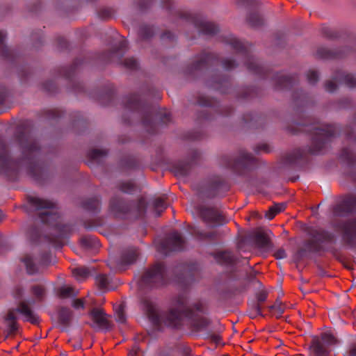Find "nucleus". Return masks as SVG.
Returning <instances> with one entry per match:
<instances>
[{"label": "nucleus", "instance_id": "obj_1", "mask_svg": "<svg viewBox=\"0 0 356 356\" xmlns=\"http://www.w3.org/2000/svg\"><path fill=\"white\" fill-rule=\"evenodd\" d=\"M202 308V305L200 302L196 303L193 309L189 307L187 305L186 296L181 295L174 301L168 313L161 315L152 305L149 307L147 312L149 318L156 326L161 325L163 322L169 326L176 327L185 321H188L191 326L198 331L205 328L209 324V321L207 318L197 313L201 312Z\"/></svg>", "mask_w": 356, "mask_h": 356}, {"label": "nucleus", "instance_id": "obj_2", "mask_svg": "<svg viewBox=\"0 0 356 356\" xmlns=\"http://www.w3.org/2000/svg\"><path fill=\"white\" fill-rule=\"evenodd\" d=\"M29 202L35 207L41 222L53 227L54 234L49 236V241L56 247L65 245L73 229L70 225L62 222L56 204L37 197H29Z\"/></svg>", "mask_w": 356, "mask_h": 356}, {"label": "nucleus", "instance_id": "obj_3", "mask_svg": "<svg viewBox=\"0 0 356 356\" xmlns=\"http://www.w3.org/2000/svg\"><path fill=\"white\" fill-rule=\"evenodd\" d=\"M166 283L167 276L164 264L158 262L144 272L138 284L141 288H154Z\"/></svg>", "mask_w": 356, "mask_h": 356}, {"label": "nucleus", "instance_id": "obj_4", "mask_svg": "<svg viewBox=\"0 0 356 356\" xmlns=\"http://www.w3.org/2000/svg\"><path fill=\"white\" fill-rule=\"evenodd\" d=\"M335 128L332 125L324 124L315 127L312 134V147L309 149L311 153L320 152L329 139L334 136Z\"/></svg>", "mask_w": 356, "mask_h": 356}, {"label": "nucleus", "instance_id": "obj_5", "mask_svg": "<svg viewBox=\"0 0 356 356\" xmlns=\"http://www.w3.org/2000/svg\"><path fill=\"white\" fill-rule=\"evenodd\" d=\"M184 243L181 235L178 232L173 231L165 239L157 243L156 246L159 251L166 254L170 251L181 250Z\"/></svg>", "mask_w": 356, "mask_h": 356}, {"label": "nucleus", "instance_id": "obj_6", "mask_svg": "<svg viewBox=\"0 0 356 356\" xmlns=\"http://www.w3.org/2000/svg\"><path fill=\"white\" fill-rule=\"evenodd\" d=\"M312 237L307 242V248L312 251H318L321 248V244L330 241L332 236L322 229L314 230L311 233Z\"/></svg>", "mask_w": 356, "mask_h": 356}, {"label": "nucleus", "instance_id": "obj_7", "mask_svg": "<svg viewBox=\"0 0 356 356\" xmlns=\"http://www.w3.org/2000/svg\"><path fill=\"white\" fill-rule=\"evenodd\" d=\"M339 229L345 243L350 245L356 243V220L343 223L340 225Z\"/></svg>", "mask_w": 356, "mask_h": 356}, {"label": "nucleus", "instance_id": "obj_8", "mask_svg": "<svg viewBox=\"0 0 356 356\" xmlns=\"http://www.w3.org/2000/svg\"><path fill=\"white\" fill-rule=\"evenodd\" d=\"M138 255L139 251L137 248H131L124 251L121 257L118 270H124L127 266L132 264L136 261Z\"/></svg>", "mask_w": 356, "mask_h": 356}, {"label": "nucleus", "instance_id": "obj_9", "mask_svg": "<svg viewBox=\"0 0 356 356\" xmlns=\"http://www.w3.org/2000/svg\"><path fill=\"white\" fill-rule=\"evenodd\" d=\"M17 310L23 316L24 321H29L32 324L38 323V317L26 302H21Z\"/></svg>", "mask_w": 356, "mask_h": 356}, {"label": "nucleus", "instance_id": "obj_10", "mask_svg": "<svg viewBox=\"0 0 356 356\" xmlns=\"http://www.w3.org/2000/svg\"><path fill=\"white\" fill-rule=\"evenodd\" d=\"M90 316L94 323H95L99 327L108 329L109 327V322L100 309H93L90 312Z\"/></svg>", "mask_w": 356, "mask_h": 356}, {"label": "nucleus", "instance_id": "obj_11", "mask_svg": "<svg viewBox=\"0 0 356 356\" xmlns=\"http://www.w3.org/2000/svg\"><path fill=\"white\" fill-rule=\"evenodd\" d=\"M201 216L207 222L215 223H221L222 222V216L211 208L202 209L201 211Z\"/></svg>", "mask_w": 356, "mask_h": 356}, {"label": "nucleus", "instance_id": "obj_12", "mask_svg": "<svg viewBox=\"0 0 356 356\" xmlns=\"http://www.w3.org/2000/svg\"><path fill=\"white\" fill-rule=\"evenodd\" d=\"M254 158L250 154L242 152L239 158L234 161L229 162L227 166L234 170H238L240 165H245L253 162Z\"/></svg>", "mask_w": 356, "mask_h": 356}, {"label": "nucleus", "instance_id": "obj_13", "mask_svg": "<svg viewBox=\"0 0 356 356\" xmlns=\"http://www.w3.org/2000/svg\"><path fill=\"white\" fill-rule=\"evenodd\" d=\"M356 206V197L354 195H348L343 200L342 204L337 205L335 208V212H352Z\"/></svg>", "mask_w": 356, "mask_h": 356}, {"label": "nucleus", "instance_id": "obj_14", "mask_svg": "<svg viewBox=\"0 0 356 356\" xmlns=\"http://www.w3.org/2000/svg\"><path fill=\"white\" fill-rule=\"evenodd\" d=\"M111 211L116 216H120L121 213L129 211V206L121 199L113 198L110 203Z\"/></svg>", "mask_w": 356, "mask_h": 356}, {"label": "nucleus", "instance_id": "obj_15", "mask_svg": "<svg viewBox=\"0 0 356 356\" xmlns=\"http://www.w3.org/2000/svg\"><path fill=\"white\" fill-rule=\"evenodd\" d=\"M19 140L25 154H31L38 149L36 141L29 136H24L23 138H19Z\"/></svg>", "mask_w": 356, "mask_h": 356}, {"label": "nucleus", "instance_id": "obj_16", "mask_svg": "<svg viewBox=\"0 0 356 356\" xmlns=\"http://www.w3.org/2000/svg\"><path fill=\"white\" fill-rule=\"evenodd\" d=\"M311 349L316 356H328V347L324 344L319 339L313 340Z\"/></svg>", "mask_w": 356, "mask_h": 356}, {"label": "nucleus", "instance_id": "obj_17", "mask_svg": "<svg viewBox=\"0 0 356 356\" xmlns=\"http://www.w3.org/2000/svg\"><path fill=\"white\" fill-rule=\"evenodd\" d=\"M197 26L200 31L207 35L214 34L218 31L216 25L209 22H200L197 24Z\"/></svg>", "mask_w": 356, "mask_h": 356}, {"label": "nucleus", "instance_id": "obj_18", "mask_svg": "<svg viewBox=\"0 0 356 356\" xmlns=\"http://www.w3.org/2000/svg\"><path fill=\"white\" fill-rule=\"evenodd\" d=\"M217 259L219 262L225 264H232L235 261V257L229 251L219 252L217 254Z\"/></svg>", "mask_w": 356, "mask_h": 356}, {"label": "nucleus", "instance_id": "obj_19", "mask_svg": "<svg viewBox=\"0 0 356 356\" xmlns=\"http://www.w3.org/2000/svg\"><path fill=\"white\" fill-rule=\"evenodd\" d=\"M11 333H14L18 329L17 316L14 310H10L6 318Z\"/></svg>", "mask_w": 356, "mask_h": 356}, {"label": "nucleus", "instance_id": "obj_20", "mask_svg": "<svg viewBox=\"0 0 356 356\" xmlns=\"http://www.w3.org/2000/svg\"><path fill=\"white\" fill-rule=\"evenodd\" d=\"M255 241L259 247L266 248L268 245L270 241L265 232L259 231L255 234Z\"/></svg>", "mask_w": 356, "mask_h": 356}, {"label": "nucleus", "instance_id": "obj_21", "mask_svg": "<svg viewBox=\"0 0 356 356\" xmlns=\"http://www.w3.org/2000/svg\"><path fill=\"white\" fill-rule=\"evenodd\" d=\"M72 274L76 280H83L89 275L90 271L86 267H79L72 270Z\"/></svg>", "mask_w": 356, "mask_h": 356}, {"label": "nucleus", "instance_id": "obj_22", "mask_svg": "<svg viewBox=\"0 0 356 356\" xmlns=\"http://www.w3.org/2000/svg\"><path fill=\"white\" fill-rule=\"evenodd\" d=\"M72 317V312L67 308H61L58 313L59 321L61 323L67 325Z\"/></svg>", "mask_w": 356, "mask_h": 356}, {"label": "nucleus", "instance_id": "obj_23", "mask_svg": "<svg viewBox=\"0 0 356 356\" xmlns=\"http://www.w3.org/2000/svg\"><path fill=\"white\" fill-rule=\"evenodd\" d=\"M114 310L116 315L117 321L124 323L126 321L124 314V305L122 303L114 305Z\"/></svg>", "mask_w": 356, "mask_h": 356}, {"label": "nucleus", "instance_id": "obj_24", "mask_svg": "<svg viewBox=\"0 0 356 356\" xmlns=\"http://www.w3.org/2000/svg\"><path fill=\"white\" fill-rule=\"evenodd\" d=\"M22 261L26 267V270L29 274H33L37 272L38 268L33 264L32 257L30 255L24 256Z\"/></svg>", "mask_w": 356, "mask_h": 356}, {"label": "nucleus", "instance_id": "obj_25", "mask_svg": "<svg viewBox=\"0 0 356 356\" xmlns=\"http://www.w3.org/2000/svg\"><path fill=\"white\" fill-rule=\"evenodd\" d=\"M154 207L155 211L157 213L158 216H159L161 213L163 212L167 208V204L165 198H156L154 202Z\"/></svg>", "mask_w": 356, "mask_h": 356}, {"label": "nucleus", "instance_id": "obj_26", "mask_svg": "<svg viewBox=\"0 0 356 356\" xmlns=\"http://www.w3.org/2000/svg\"><path fill=\"white\" fill-rule=\"evenodd\" d=\"M58 295L62 298H69L74 295V289L70 286H64L58 290Z\"/></svg>", "mask_w": 356, "mask_h": 356}, {"label": "nucleus", "instance_id": "obj_27", "mask_svg": "<svg viewBox=\"0 0 356 356\" xmlns=\"http://www.w3.org/2000/svg\"><path fill=\"white\" fill-rule=\"evenodd\" d=\"M96 284L100 289H106L108 288L109 281L106 275H99L96 277Z\"/></svg>", "mask_w": 356, "mask_h": 356}, {"label": "nucleus", "instance_id": "obj_28", "mask_svg": "<svg viewBox=\"0 0 356 356\" xmlns=\"http://www.w3.org/2000/svg\"><path fill=\"white\" fill-rule=\"evenodd\" d=\"M32 293L38 300H40L45 295V289L42 285H35L32 287Z\"/></svg>", "mask_w": 356, "mask_h": 356}, {"label": "nucleus", "instance_id": "obj_29", "mask_svg": "<svg viewBox=\"0 0 356 356\" xmlns=\"http://www.w3.org/2000/svg\"><path fill=\"white\" fill-rule=\"evenodd\" d=\"M248 22L252 26L257 27L262 24L263 20L259 14L252 13L248 17Z\"/></svg>", "mask_w": 356, "mask_h": 356}, {"label": "nucleus", "instance_id": "obj_30", "mask_svg": "<svg viewBox=\"0 0 356 356\" xmlns=\"http://www.w3.org/2000/svg\"><path fill=\"white\" fill-rule=\"evenodd\" d=\"M320 340L327 347H329L330 345L334 344L337 342L335 337L332 334L327 332L323 333Z\"/></svg>", "mask_w": 356, "mask_h": 356}, {"label": "nucleus", "instance_id": "obj_31", "mask_svg": "<svg viewBox=\"0 0 356 356\" xmlns=\"http://www.w3.org/2000/svg\"><path fill=\"white\" fill-rule=\"evenodd\" d=\"M99 207V201L97 198H92L84 203V208L90 211H96Z\"/></svg>", "mask_w": 356, "mask_h": 356}, {"label": "nucleus", "instance_id": "obj_32", "mask_svg": "<svg viewBox=\"0 0 356 356\" xmlns=\"http://www.w3.org/2000/svg\"><path fill=\"white\" fill-rule=\"evenodd\" d=\"M341 156L348 163H352L356 161V155L349 149H343Z\"/></svg>", "mask_w": 356, "mask_h": 356}, {"label": "nucleus", "instance_id": "obj_33", "mask_svg": "<svg viewBox=\"0 0 356 356\" xmlns=\"http://www.w3.org/2000/svg\"><path fill=\"white\" fill-rule=\"evenodd\" d=\"M106 150H102V149H91L89 152H88V156L90 159H91L92 160H96V159H99L100 157L104 156L106 154Z\"/></svg>", "mask_w": 356, "mask_h": 356}, {"label": "nucleus", "instance_id": "obj_34", "mask_svg": "<svg viewBox=\"0 0 356 356\" xmlns=\"http://www.w3.org/2000/svg\"><path fill=\"white\" fill-rule=\"evenodd\" d=\"M229 43L232 47L236 51H243L245 49V45L238 40L235 38H231L229 40Z\"/></svg>", "mask_w": 356, "mask_h": 356}, {"label": "nucleus", "instance_id": "obj_35", "mask_svg": "<svg viewBox=\"0 0 356 356\" xmlns=\"http://www.w3.org/2000/svg\"><path fill=\"white\" fill-rule=\"evenodd\" d=\"M343 81L344 83L349 88L356 87V79L350 74L344 75Z\"/></svg>", "mask_w": 356, "mask_h": 356}, {"label": "nucleus", "instance_id": "obj_36", "mask_svg": "<svg viewBox=\"0 0 356 356\" xmlns=\"http://www.w3.org/2000/svg\"><path fill=\"white\" fill-rule=\"evenodd\" d=\"M134 188H135V185L131 181L124 182L120 185V191L125 192V193L132 192L134 191Z\"/></svg>", "mask_w": 356, "mask_h": 356}, {"label": "nucleus", "instance_id": "obj_37", "mask_svg": "<svg viewBox=\"0 0 356 356\" xmlns=\"http://www.w3.org/2000/svg\"><path fill=\"white\" fill-rule=\"evenodd\" d=\"M267 298V293L264 291H261L257 294V299L258 301L257 309L258 312H261L260 304L263 303Z\"/></svg>", "mask_w": 356, "mask_h": 356}, {"label": "nucleus", "instance_id": "obj_38", "mask_svg": "<svg viewBox=\"0 0 356 356\" xmlns=\"http://www.w3.org/2000/svg\"><path fill=\"white\" fill-rule=\"evenodd\" d=\"M124 65L131 70H134L137 67V61L133 58H126L124 60Z\"/></svg>", "mask_w": 356, "mask_h": 356}, {"label": "nucleus", "instance_id": "obj_39", "mask_svg": "<svg viewBox=\"0 0 356 356\" xmlns=\"http://www.w3.org/2000/svg\"><path fill=\"white\" fill-rule=\"evenodd\" d=\"M318 75L317 72L314 70H310L307 73V80L311 84L315 83L318 81Z\"/></svg>", "mask_w": 356, "mask_h": 356}, {"label": "nucleus", "instance_id": "obj_40", "mask_svg": "<svg viewBox=\"0 0 356 356\" xmlns=\"http://www.w3.org/2000/svg\"><path fill=\"white\" fill-rule=\"evenodd\" d=\"M248 68L255 72V73H259L261 70V67L256 63V62L253 60H249L247 63Z\"/></svg>", "mask_w": 356, "mask_h": 356}, {"label": "nucleus", "instance_id": "obj_41", "mask_svg": "<svg viewBox=\"0 0 356 356\" xmlns=\"http://www.w3.org/2000/svg\"><path fill=\"white\" fill-rule=\"evenodd\" d=\"M140 34L143 38H147L152 35V28L149 26H145L140 29Z\"/></svg>", "mask_w": 356, "mask_h": 356}, {"label": "nucleus", "instance_id": "obj_42", "mask_svg": "<svg viewBox=\"0 0 356 356\" xmlns=\"http://www.w3.org/2000/svg\"><path fill=\"white\" fill-rule=\"evenodd\" d=\"M316 56L319 58H327L331 57V53L324 48H321L317 50Z\"/></svg>", "mask_w": 356, "mask_h": 356}, {"label": "nucleus", "instance_id": "obj_43", "mask_svg": "<svg viewBox=\"0 0 356 356\" xmlns=\"http://www.w3.org/2000/svg\"><path fill=\"white\" fill-rule=\"evenodd\" d=\"M281 211V209H279V210L275 211V207H270L268 210V211L266 213V217L269 219L272 220L276 214L280 213Z\"/></svg>", "mask_w": 356, "mask_h": 356}, {"label": "nucleus", "instance_id": "obj_44", "mask_svg": "<svg viewBox=\"0 0 356 356\" xmlns=\"http://www.w3.org/2000/svg\"><path fill=\"white\" fill-rule=\"evenodd\" d=\"M291 79L292 78L291 76H282L278 81V84L280 86H286L287 84L291 83Z\"/></svg>", "mask_w": 356, "mask_h": 356}, {"label": "nucleus", "instance_id": "obj_45", "mask_svg": "<svg viewBox=\"0 0 356 356\" xmlns=\"http://www.w3.org/2000/svg\"><path fill=\"white\" fill-rule=\"evenodd\" d=\"M325 89L329 92L334 91L337 88L336 81L334 80L328 81L325 83Z\"/></svg>", "mask_w": 356, "mask_h": 356}, {"label": "nucleus", "instance_id": "obj_46", "mask_svg": "<svg viewBox=\"0 0 356 356\" xmlns=\"http://www.w3.org/2000/svg\"><path fill=\"white\" fill-rule=\"evenodd\" d=\"M99 15L102 18H108L112 15V11L110 9H102Z\"/></svg>", "mask_w": 356, "mask_h": 356}, {"label": "nucleus", "instance_id": "obj_47", "mask_svg": "<svg viewBox=\"0 0 356 356\" xmlns=\"http://www.w3.org/2000/svg\"><path fill=\"white\" fill-rule=\"evenodd\" d=\"M138 103V97L134 96L130 99L129 102L128 103L127 107L131 109H134L136 108Z\"/></svg>", "mask_w": 356, "mask_h": 356}, {"label": "nucleus", "instance_id": "obj_48", "mask_svg": "<svg viewBox=\"0 0 356 356\" xmlns=\"http://www.w3.org/2000/svg\"><path fill=\"white\" fill-rule=\"evenodd\" d=\"M85 302L83 299H76L73 301V307L75 309H83Z\"/></svg>", "mask_w": 356, "mask_h": 356}, {"label": "nucleus", "instance_id": "obj_49", "mask_svg": "<svg viewBox=\"0 0 356 356\" xmlns=\"http://www.w3.org/2000/svg\"><path fill=\"white\" fill-rule=\"evenodd\" d=\"M276 259H283L286 257V253L284 249H279L275 252Z\"/></svg>", "mask_w": 356, "mask_h": 356}, {"label": "nucleus", "instance_id": "obj_50", "mask_svg": "<svg viewBox=\"0 0 356 356\" xmlns=\"http://www.w3.org/2000/svg\"><path fill=\"white\" fill-rule=\"evenodd\" d=\"M223 65L225 68L230 70L235 67V62L233 60H225L223 62Z\"/></svg>", "mask_w": 356, "mask_h": 356}, {"label": "nucleus", "instance_id": "obj_51", "mask_svg": "<svg viewBox=\"0 0 356 356\" xmlns=\"http://www.w3.org/2000/svg\"><path fill=\"white\" fill-rule=\"evenodd\" d=\"M211 339L212 341L217 344L220 343L222 341L221 337L218 334H212L211 336Z\"/></svg>", "mask_w": 356, "mask_h": 356}, {"label": "nucleus", "instance_id": "obj_52", "mask_svg": "<svg viewBox=\"0 0 356 356\" xmlns=\"http://www.w3.org/2000/svg\"><path fill=\"white\" fill-rule=\"evenodd\" d=\"M146 207V204L144 199L140 200L138 202V208L140 211H144Z\"/></svg>", "mask_w": 356, "mask_h": 356}, {"label": "nucleus", "instance_id": "obj_53", "mask_svg": "<svg viewBox=\"0 0 356 356\" xmlns=\"http://www.w3.org/2000/svg\"><path fill=\"white\" fill-rule=\"evenodd\" d=\"M349 354L350 356H356V343L350 346L349 349Z\"/></svg>", "mask_w": 356, "mask_h": 356}, {"label": "nucleus", "instance_id": "obj_54", "mask_svg": "<svg viewBox=\"0 0 356 356\" xmlns=\"http://www.w3.org/2000/svg\"><path fill=\"white\" fill-rule=\"evenodd\" d=\"M211 55L209 54H204L202 57L200 58V61L202 63H208L210 59Z\"/></svg>", "mask_w": 356, "mask_h": 356}, {"label": "nucleus", "instance_id": "obj_55", "mask_svg": "<svg viewBox=\"0 0 356 356\" xmlns=\"http://www.w3.org/2000/svg\"><path fill=\"white\" fill-rule=\"evenodd\" d=\"M258 150L264 151V152H268V147L266 144H262L258 146Z\"/></svg>", "mask_w": 356, "mask_h": 356}, {"label": "nucleus", "instance_id": "obj_56", "mask_svg": "<svg viewBox=\"0 0 356 356\" xmlns=\"http://www.w3.org/2000/svg\"><path fill=\"white\" fill-rule=\"evenodd\" d=\"M170 113L169 112H168V113L165 112V115H164V119H163V121H164L165 122H166L169 121V120H170Z\"/></svg>", "mask_w": 356, "mask_h": 356}, {"label": "nucleus", "instance_id": "obj_57", "mask_svg": "<svg viewBox=\"0 0 356 356\" xmlns=\"http://www.w3.org/2000/svg\"><path fill=\"white\" fill-rule=\"evenodd\" d=\"M127 47V41L125 40H123L121 42H120V49H124Z\"/></svg>", "mask_w": 356, "mask_h": 356}, {"label": "nucleus", "instance_id": "obj_58", "mask_svg": "<svg viewBox=\"0 0 356 356\" xmlns=\"http://www.w3.org/2000/svg\"><path fill=\"white\" fill-rule=\"evenodd\" d=\"M22 294V291H21V289H16L15 290V296L16 297H19Z\"/></svg>", "mask_w": 356, "mask_h": 356}, {"label": "nucleus", "instance_id": "obj_59", "mask_svg": "<svg viewBox=\"0 0 356 356\" xmlns=\"http://www.w3.org/2000/svg\"><path fill=\"white\" fill-rule=\"evenodd\" d=\"M6 37L5 33L3 31H0V42H2Z\"/></svg>", "mask_w": 356, "mask_h": 356}, {"label": "nucleus", "instance_id": "obj_60", "mask_svg": "<svg viewBox=\"0 0 356 356\" xmlns=\"http://www.w3.org/2000/svg\"><path fill=\"white\" fill-rule=\"evenodd\" d=\"M179 175H185L186 174V170L185 169H181L180 172H177Z\"/></svg>", "mask_w": 356, "mask_h": 356}, {"label": "nucleus", "instance_id": "obj_61", "mask_svg": "<svg viewBox=\"0 0 356 356\" xmlns=\"http://www.w3.org/2000/svg\"><path fill=\"white\" fill-rule=\"evenodd\" d=\"M273 207H275V211L279 210V209H281V211L283 209L282 206L279 204H276Z\"/></svg>", "mask_w": 356, "mask_h": 356}, {"label": "nucleus", "instance_id": "obj_62", "mask_svg": "<svg viewBox=\"0 0 356 356\" xmlns=\"http://www.w3.org/2000/svg\"><path fill=\"white\" fill-rule=\"evenodd\" d=\"M3 213L2 212V211L0 210V221L3 219Z\"/></svg>", "mask_w": 356, "mask_h": 356}, {"label": "nucleus", "instance_id": "obj_63", "mask_svg": "<svg viewBox=\"0 0 356 356\" xmlns=\"http://www.w3.org/2000/svg\"><path fill=\"white\" fill-rule=\"evenodd\" d=\"M200 65H200V63H198V64L196 65V67H200Z\"/></svg>", "mask_w": 356, "mask_h": 356}, {"label": "nucleus", "instance_id": "obj_64", "mask_svg": "<svg viewBox=\"0 0 356 356\" xmlns=\"http://www.w3.org/2000/svg\"><path fill=\"white\" fill-rule=\"evenodd\" d=\"M348 138L350 139L352 138V136L350 135H348Z\"/></svg>", "mask_w": 356, "mask_h": 356}]
</instances>
